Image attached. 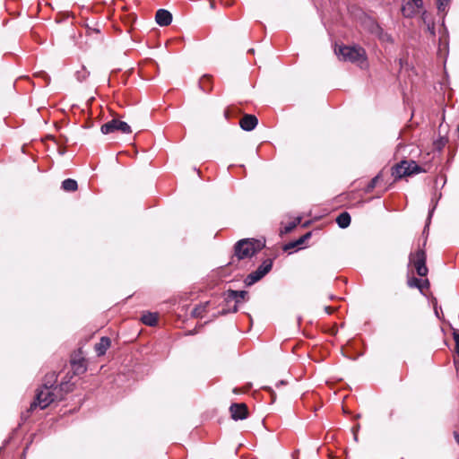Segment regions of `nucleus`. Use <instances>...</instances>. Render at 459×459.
Wrapping results in <instances>:
<instances>
[{
	"mask_svg": "<svg viewBox=\"0 0 459 459\" xmlns=\"http://www.w3.org/2000/svg\"><path fill=\"white\" fill-rule=\"evenodd\" d=\"M380 178H381V174H377L376 177H374L370 180V182L368 185V191L372 190V189H374L376 187V186L377 185L378 180L380 179Z\"/></svg>",
	"mask_w": 459,
	"mask_h": 459,
	"instance_id": "cd10ccee",
	"label": "nucleus"
},
{
	"mask_svg": "<svg viewBox=\"0 0 459 459\" xmlns=\"http://www.w3.org/2000/svg\"><path fill=\"white\" fill-rule=\"evenodd\" d=\"M420 13H421V18L424 20V19H425V15H426V13H427V11H426V10H424V9H422V10H421V12H420Z\"/></svg>",
	"mask_w": 459,
	"mask_h": 459,
	"instance_id": "4c0bfd02",
	"label": "nucleus"
},
{
	"mask_svg": "<svg viewBox=\"0 0 459 459\" xmlns=\"http://www.w3.org/2000/svg\"><path fill=\"white\" fill-rule=\"evenodd\" d=\"M142 322L149 326H154L158 323V316L155 313L147 312L142 316Z\"/></svg>",
	"mask_w": 459,
	"mask_h": 459,
	"instance_id": "6ab92c4d",
	"label": "nucleus"
},
{
	"mask_svg": "<svg viewBox=\"0 0 459 459\" xmlns=\"http://www.w3.org/2000/svg\"><path fill=\"white\" fill-rule=\"evenodd\" d=\"M453 435L455 442L459 445V433L457 431H455Z\"/></svg>",
	"mask_w": 459,
	"mask_h": 459,
	"instance_id": "f704fd0d",
	"label": "nucleus"
},
{
	"mask_svg": "<svg viewBox=\"0 0 459 459\" xmlns=\"http://www.w3.org/2000/svg\"><path fill=\"white\" fill-rule=\"evenodd\" d=\"M286 385V381L284 380H281L279 382L276 383V387H280L281 385Z\"/></svg>",
	"mask_w": 459,
	"mask_h": 459,
	"instance_id": "e433bc0d",
	"label": "nucleus"
},
{
	"mask_svg": "<svg viewBox=\"0 0 459 459\" xmlns=\"http://www.w3.org/2000/svg\"><path fill=\"white\" fill-rule=\"evenodd\" d=\"M62 188L66 192H74L78 188L77 181L72 178H66L62 182Z\"/></svg>",
	"mask_w": 459,
	"mask_h": 459,
	"instance_id": "4be33fe9",
	"label": "nucleus"
},
{
	"mask_svg": "<svg viewBox=\"0 0 459 459\" xmlns=\"http://www.w3.org/2000/svg\"><path fill=\"white\" fill-rule=\"evenodd\" d=\"M247 291L246 290H229L226 293H225V300L227 302L229 301H231V300H235V302L237 304H238L240 302L241 299H245V298L247 296Z\"/></svg>",
	"mask_w": 459,
	"mask_h": 459,
	"instance_id": "ddd939ff",
	"label": "nucleus"
},
{
	"mask_svg": "<svg viewBox=\"0 0 459 459\" xmlns=\"http://www.w3.org/2000/svg\"><path fill=\"white\" fill-rule=\"evenodd\" d=\"M258 124V119L255 115H245L240 122V127L247 132H250L255 128Z\"/></svg>",
	"mask_w": 459,
	"mask_h": 459,
	"instance_id": "9d476101",
	"label": "nucleus"
},
{
	"mask_svg": "<svg viewBox=\"0 0 459 459\" xmlns=\"http://www.w3.org/2000/svg\"><path fill=\"white\" fill-rule=\"evenodd\" d=\"M451 0H437V8L439 13H446L450 5Z\"/></svg>",
	"mask_w": 459,
	"mask_h": 459,
	"instance_id": "393cba45",
	"label": "nucleus"
},
{
	"mask_svg": "<svg viewBox=\"0 0 459 459\" xmlns=\"http://www.w3.org/2000/svg\"><path fill=\"white\" fill-rule=\"evenodd\" d=\"M457 131H458V133H459V124H458Z\"/></svg>",
	"mask_w": 459,
	"mask_h": 459,
	"instance_id": "79ce46f5",
	"label": "nucleus"
},
{
	"mask_svg": "<svg viewBox=\"0 0 459 459\" xmlns=\"http://www.w3.org/2000/svg\"><path fill=\"white\" fill-rule=\"evenodd\" d=\"M351 221V215L348 212H342L336 218V223L341 229H346Z\"/></svg>",
	"mask_w": 459,
	"mask_h": 459,
	"instance_id": "f3484780",
	"label": "nucleus"
},
{
	"mask_svg": "<svg viewBox=\"0 0 459 459\" xmlns=\"http://www.w3.org/2000/svg\"><path fill=\"white\" fill-rule=\"evenodd\" d=\"M411 1L414 5H416V7H423L424 6L423 0H411Z\"/></svg>",
	"mask_w": 459,
	"mask_h": 459,
	"instance_id": "2f4dec72",
	"label": "nucleus"
},
{
	"mask_svg": "<svg viewBox=\"0 0 459 459\" xmlns=\"http://www.w3.org/2000/svg\"><path fill=\"white\" fill-rule=\"evenodd\" d=\"M231 418L235 420H242L247 418L248 411L245 403H232L230 407Z\"/></svg>",
	"mask_w": 459,
	"mask_h": 459,
	"instance_id": "0eeeda50",
	"label": "nucleus"
},
{
	"mask_svg": "<svg viewBox=\"0 0 459 459\" xmlns=\"http://www.w3.org/2000/svg\"><path fill=\"white\" fill-rule=\"evenodd\" d=\"M423 288H429V281L428 279H425L422 281Z\"/></svg>",
	"mask_w": 459,
	"mask_h": 459,
	"instance_id": "72a5a7b5",
	"label": "nucleus"
},
{
	"mask_svg": "<svg viewBox=\"0 0 459 459\" xmlns=\"http://www.w3.org/2000/svg\"><path fill=\"white\" fill-rule=\"evenodd\" d=\"M273 268V260H264L255 271L249 273L245 279V284L251 286L264 277Z\"/></svg>",
	"mask_w": 459,
	"mask_h": 459,
	"instance_id": "39448f33",
	"label": "nucleus"
},
{
	"mask_svg": "<svg viewBox=\"0 0 459 459\" xmlns=\"http://www.w3.org/2000/svg\"><path fill=\"white\" fill-rule=\"evenodd\" d=\"M324 309L327 315H331L334 311V308L330 306H325Z\"/></svg>",
	"mask_w": 459,
	"mask_h": 459,
	"instance_id": "473e14b6",
	"label": "nucleus"
},
{
	"mask_svg": "<svg viewBox=\"0 0 459 459\" xmlns=\"http://www.w3.org/2000/svg\"><path fill=\"white\" fill-rule=\"evenodd\" d=\"M264 244L255 238H243L234 245V254L231 256L230 264L233 265L235 262H239L247 258H251L261 251Z\"/></svg>",
	"mask_w": 459,
	"mask_h": 459,
	"instance_id": "f257e3e1",
	"label": "nucleus"
},
{
	"mask_svg": "<svg viewBox=\"0 0 459 459\" xmlns=\"http://www.w3.org/2000/svg\"><path fill=\"white\" fill-rule=\"evenodd\" d=\"M59 152L61 155H63L65 153V150H61Z\"/></svg>",
	"mask_w": 459,
	"mask_h": 459,
	"instance_id": "ea45409f",
	"label": "nucleus"
},
{
	"mask_svg": "<svg viewBox=\"0 0 459 459\" xmlns=\"http://www.w3.org/2000/svg\"><path fill=\"white\" fill-rule=\"evenodd\" d=\"M335 54L340 60L354 63L361 68L367 65L366 50L359 45L339 46Z\"/></svg>",
	"mask_w": 459,
	"mask_h": 459,
	"instance_id": "f03ea898",
	"label": "nucleus"
},
{
	"mask_svg": "<svg viewBox=\"0 0 459 459\" xmlns=\"http://www.w3.org/2000/svg\"><path fill=\"white\" fill-rule=\"evenodd\" d=\"M406 160H402L400 163H397L395 166L392 168V177L397 180L401 179L403 177L408 176V172L405 169Z\"/></svg>",
	"mask_w": 459,
	"mask_h": 459,
	"instance_id": "4468645a",
	"label": "nucleus"
},
{
	"mask_svg": "<svg viewBox=\"0 0 459 459\" xmlns=\"http://www.w3.org/2000/svg\"><path fill=\"white\" fill-rule=\"evenodd\" d=\"M155 21L160 26H168L172 22V14L165 9H159L155 15Z\"/></svg>",
	"mask_w": 459,
	"mask_h": 459,
	"instance_id": "9b49d317",
	"label": "nucleus"
},
{
	"mask_svg": "<svg viewBox=\"0 0 459 459\" xmlns=\"http://www.w3.org/2000/svg\"><path fill=\"white\" fill-rule=\"evenodd\" d=\"M71 367L74 375H82L87 370L85 359L82 357L74 355L71 359Z\"/></svg>",
	"mask_w": 459,
	"mask_h": 459,
	"instance_id": "1a4fd4ad",
	"label": "nucleus"
},
{
	"mask_svg": "<svg viewBox=\"0 0 459 459\" xmlns=\"http://www.w3.org/2000/svg\"><path fill=\"white\" fill-rule=\"evenodd\" d=\"M208 79H209V76H208V75H204V77H203V79H202V82L199 83L200 88H203L204 81V80H208Z\"/></svg>",
	"mask_w": 459,
	"mask_h": 459,
	"instance_id": "c9c22d12",
	"label": "nucleus"
},
{
	"mask_svg": "<svg viewBox=\"0 0 459 459\" xmlns=\"http://www.w3.org/2000/svg\"><path fill=\"white\" fill-rule=\"evenodd\" d=\"M208 305H209V301H206L204 303H200V304L196 305L193 308V310L191 312V316L193 317H202L204 313L206 312Z\"/></svg>",
	"mask_w": 459,
	"mask_h": 459,
	"instance_id": "aec40b11",
	"label": "nucleus"
},
{
	"mask_svg": "<svg viewBox=\"0 0 459 459\" xmlns=\"http://www.w3.org/2000/svg\"><path fill=\"white\" fill-rule=\"evenodd\" d=\"M408 285L411 288H417V289L420 290V291L422 292L423 285H422V281L420 279H418L416 277H412V278L408 280Z\"/></svg>",
	"mask_w": 459,
	"mask_h": 459,
	"instance_id": "b1692460",
	"label": "nucleus"
},
{
	"mask_svg": "<svg viewBox=\"0 0 459 459\" xmlns=\"http://www.w3.org/2000/svg\"><path fill=\"white\" fill-rule=\"evenodd\" d=\"M57 398L54 390H50L46 385V388L39 387L37 390L35 401L30 404V409L22 414V420H25L30 416V412L39 406L41 410L47 408Z\"/></svg>",
	"mask_w": 459,
	"mask_h": 459,
	"instance_id": "7ed1b4c3",
	"label": "nucleus"
},
{
	"mask_svg": "<svg viewBox=\"0 0 459 459\" xmlns=\"http://www.w3.org/2000/svg\"><path fill=\"white\" fill-rule=\"evenodd\" d=\"M436 208V204L433 205V207L429 211V215H428V218H427V223L424 227V230H423V232L422 234H427V231H428V229H429V222H430V220H431V217L433 215V212H434V210Z\"/></svg>",
	"mask_w": 459,
	"mask_h": 459,
	"instance_id": "c85d7f7f",
	"label": "nucleus"
},
{
	"mask_svg": "<svg viewBox=\"0 0 459 459\" xmlns=\"http://www.w3.org/2000/svg\"><path fill=\"white\" fill-rule=\"evenodd\" d=\"M427 255L424 248H420L415 254L411 253L409 255L408 265H413L415 267L418 275L423 277L428 274L429 269L426 265Z\"/></svg>",
	"mask_w": 459,
	"mask_h": 459,
	"instance_id": "20e7f679",
	"label": "nucleus"
},
{
	"mask_svg": "<svg viewBox=\"0 0 459 459\" xmlns=\"http://www.w3.org/2000/svg\"><path fill=\"white\" fill-rule=\"evenodd\" d=\"M405 169L406 172H408V176L415 175L420 172H426V170L418 165L414 160H406Z\"/></svg>",
	"mask_w": 459,
	"mask_h": 459,
	"instance_id": "dca6fc26",
	"label": "nucleus"
},
{
	"mask_svg": "<svg viewBox=\"0 0 459 459\" xmlns=\"http://www.w3.org/2000/svg\"><path fill=\"white\" fill-rule=\"evenodd\" d=\"M111 341L108 337L103 336L100 342L95 344V351L99 356L104 355L107 350L109 348Z\"/></svg>",
	"mask_w": 459,
	"mask_h": 459,
	"instance_id": "2eb2a0df",
	"label": "nucleus"
},
{
	"mask_svg": "<svg viewBox=\"0 0 459 459\" xmlns=\"http://www.w3.org/2000/svg\"><path fill=\"white\" fill-rule=\"evenodd\" d=\"M312 236V233L309 231V232H307L305 233L303 236H301L300 238H299L297 240H295V244H297L298 247L303 245L307 239H309Z\"/></svg>",
	"mask_w": 459,
	"mask_h": 459,
	"instance_id": "a878e982",
	"label": "nucleus"
},
{
	"mask_svg": "<svg viewBox=\"0 0 459 459\" xmlns=\"http://www.w3.org/2000/svg\"><path fill=\"white\" fill-rule=\"evenodd\" d=\"M373 35L377 37L382 43H393L394 41L391 34H389L387 31H385L381 26Z\"/></svg>",
	"mask_w": 459,
	"mask_h": 459,
	"instance_id": "a211bd4d",
	"label": "nucleus"
},
{
	"mask_svg": "<svg viewBox=\"0 0 459 459\" xmlns=\"http://www.w3.org/2000/svg\"><path fill=\"white\" fill-rule=\"evenodd\" d=\"M100 131L103 134H108L117 131L122 134H130L132 132L131 126L126 122L117 119H112L103 124L100 127Z\"/></svg>",
	"mask_w": 459,
	"mask_h": 459,
	"instance_id": "423d86ee",
	"label": "nucleus"
},
{
	"mask_svg": "<svg viewBox=\"0 0 459 459\" xmlns=\"http://www.w3.org/2000/svg\"><path fill=\"white\" fill-rule=\"evenodd\" d=\"M297 244H295V241H291V242H289L288 244H286L283 247V249L285 251L290 249V248H294V247H297Z\"/></svg>",
	"mask_w": 459,
	"mask_h": 459,
	"instance_id": "7c9ffc66",
	"label": "nucleus"
},
{
	"mask_svg": "<svg viewBox=\"0 0 459 459\" xmlns=\"http://www.w3.org/2000/svg\"><path fill=\"white\" fill-rule=\"evenodd\" d=\"M361 25L370 34H374L380 27L379 23L371 16L364 15L361 20Z\"/></svg>",
	"mask_w": 459,
	"mask_h": 459,
	"instance_id": "f8f14e48",
	"label": "nucleus"
},
{
	"mask_svg": "<svg viewBox=\"0 0 459 459\" xmlns=\"http://www.w3.org/2000/svg\"><path fill=\"white\" fill-rule=\"evenodd\" d=\"M89 76V72L86 71L85 67H82L81 71L76 72V78L78 81L82 82Z\"/></svg>",
	"mask_w": 459,
	"mask_h": 459,
	"instance_id": "bb28decb",
	"label": "nucleus"
},
{
	"mask_svg": "<svg viewBox=\"0 0 459 459\" xmlns=\"http://www.w3.org/2000/svg\"><path fill=\"white\" fill-rule=\"evenodd\" d=\"M423 7H416L411 0H403L401 12L404 18H412L420 13Z\"/></svg>",
	"mask_w": 459,
	"mask_h": 459,
	"instance_id": "6e6552de",
	"label": "nucleus"
},
{
	"mask_svg": "<svg viewBox=\"0 0 459 459\" xmlns=\"http://www.w3.org/2000/svg\"><path fill=\"white\" fill-rule=\"evenodd\" d=\"M301 221L300 217H297L292 221H290L287 223L284 227H282L280 230V233L282 234H288L291 232Z\"/></svg>",
	"mask_w": 459,
	"mask_h": 459,
	"instance_id": "412c9836",
	"label": "nucleus"
},
{
	"mask_svg": "<svg viewBox=\"0 0 459 459\" xmlns=\"http://www.w3.org/2000/svg\"><path fill=\"white\" fill-rule=\"evenodd\" d=\"M56 381V376L55 373H53V374L46 377L44 383L40 387L46 388V385H48V388H49L50 390H53Z\"/></svg>",
	"mask_w": 459,
	"mask_h": 459,
	"instance_id": "5701e85b",
	"label": "nucleus"
},
{
	"mask_svg": "<svg viewBox=\"0 0 459 459\" xmlns=\"http://www.w3.org/2000/svg\"><path fill=\"white\" fill-rule=\"evenodd\" d=\"M210 6H211L212 9H213L214 8V3L211 2Z\"/></svg>",
	"mask_w": 459,
	"mask_h": 459,
	"instance_id": "58836bf2",
	"label": "nucleus"
},
{
	"mask_svg": "<svg viewBox=\"0 0 459 459\" xmlns=\"http://www.w3.org/2000/svg\"><path fill=\"white\" fill-rule=\"evenodd\" d=\"M238 304L236 303L232 308L225 309L223 308L221 311L219 312L220 315L224 316L228 313H236L238 311Z\"/></svg>",
	"mask_w": 459,
	"mask_h": 459,
	"instance_id": "c756f323",
	"label": "nucleus"
},
{
	"mask_svg": "<svg viewBox=\"0 0 459 459\" xmlns=\"http://www.w3.org/2000/svg\"><path fill=\"white\" fill-rule=\"evenodd\" d=\"M426 242H427V239H425L423 242V247L426 246Z\"/></svg>",
	"mask_w": 459,
	"mask_h": 459,
	"instance_id": "a19ab883",
	"label": "nucleus"
}]
</instances>
